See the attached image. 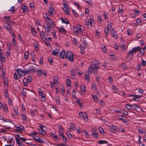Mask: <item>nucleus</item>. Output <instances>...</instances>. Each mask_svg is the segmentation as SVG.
<instances>
[{
	"label": "nucleus",
	"instance_id": "obj_1",
	"mask_svg": "<svg viewBox=\"0 0 146 146\" xmlns=\"http://www.w3.org/2000/svg\"><path fill=\"white\" fill-rule=\"evenodd\" d=\"M73 55V54L72 52L67 51L66 52L65 58H68L70 62H73L74 58Z\"/></svg>",
	"mask_w": 146,
	"mask_h": 146
},
{
	"label": "nucleus",
	"instance_id": "obj_2",
	"mask_svg": "<svg viewBox=\"0 0 146 146\" xmlns=\"http://www.w3.org/2000/svg\"><path fill=\"white\" fill-rule=\"evenodd\" d=\"M140 49V47L139 46L133 48L131 50L129 51L128 52L127 57H129V56H131V57H132L133 55V53H135L138 51Z\"/></svg>",
	"mask_w": 146,
	"mask_h": 146
},
{
	"label": "nucleus",
	"instance_id": "obj_3",
	"mask_svg": "<svg viewBox=\"0 0 146 146\" xmlns=\"http://www.w3.org/2000/svg\"><path fill=\"white\" fill-rule=\"evenodd\" d=\"M109 129L111 132L113 133L114 132L117 131H118L122 132L125 131V130L124 129H122V130L121 131L119 129V128L116 127L113 125H111L109 126Z\"/></svg>",
	"mask_w": 146,
	"mask_h": 146
},
{
	"label": "nucleus",
	"instance_id": "obj_4",
	"mask_svg": "<svg viewBox=\"0 0 146 146\" xmlns=\"http://www.w3.org/2000/svg\"><path fill=\"white\" fill-rule=\"evenodd\" d=\"M40 129H38L39 133L41 135L43 136L46 134L45 129H46V127L42 125H40L39 126Z\"/></svg>",
	"mask_w": 146,
	"mask_h": 146
},
{
	"label": "nucleus",
	"instance_id": "obj_5",
	"mask_svg": "<svg viewBox=\"0 0 146 146\" xmlns=\"http://www.w3.org/2000/svg\"><path fill=\"white\" fill-rule=\"evenodd\" d=\"M24 129L23 126L22 125H19L18 126L16 125L14 127V130L21 132H23V131Z\"/></svg>",
	"mask_w": 146,
	"mask_h": 146
},
{
	"label": "nucleus",
	"instance_id": "obj_6",
	"mask_svg": "<svg viewBox=\"0 0 146 146\" xmlns=\"http://www.w3.org/2000/svg\"><path fill=\"white\" fill-rule=\"evenodd\" d=\"M63 3L64 6V7L63 8V9L66 14L69 15L70 14V13L68 12V7L67 5L66 1H64Z\"/></svg>",
	"mask_w": 146,
	"mask_h": 146
},
{
	"label": "nucleus",
	"instance_id": "obj_7",
	"mask_svg": "<svg viewBox=\"0 0 146 146\" xmlns=\"http://www.w3.org/2000/svg\"><path fill=\"white\" fill-rule=\"evenodd\" d=\"M17 71L18 74L20 77L24 76L25 75V73L24 71L22 70L20 68H18L17 69Z\"/></svg>",
	"mask_w": 146,
	"mask_h": 146
},
{
	"label": "nucleus",
	"instance_id": "obj_8",
	"mask_svg": "<svg viewBox=\"0 0 146 146\" xmlns=\"http://www.w3.org/2000/svg\"><path fill=\"white\" fill-rule=\"evenodd\" d=\"M70 72H71V76L72 79H75L76 78L75 75V72H74V70L73 68L71 69L70 70Z\"/></svg>",
	"mask_w": 146,
	"mask_h": 146
},
{
	"label": "nucleus",
	"instance_id": "obj_9",
	"mask_svg": "<svg viewBox=\"0 0 146 146\" xmlns=\"http://www.w3.org/2000/svg\"><path fill=\"white\" fill-rule=\"evenodd\" d=\"M111 33L112 36L115 39L117 38V34L116 33L114 29H112V30H111Z\"/></svg>",
	"mask_w": 146,
	"mask_h": 146
},
{
	"label": "nucleus",
	"instance_id": "obj_10",
	"mask_svg": "<svg viewBox=\"0 0 146 146\" xmlns=\"http://www.w3.org/2000/svg\"><path fill=\"white\" fill-rule=\"evenodd\" d=\"M80 89L82 92H85L86 91V86L84 84H82L80 86Z\"/></svg>",
	"mask_w": 146,
	"mask_h": 146
},
{
	"label": "nucleus",
	"instance_id": "obj_11",
	"mask_svg": "<svg viewBox=\"0 0 146 146\" xmlns=\"http://www.w3.org/2000/svg\"><path fill=\"white\" fill-rule=\"evenodd\" d=\"M98 63H97V64H95L94 65V71L93 72L94 74L96 73L97 74L98 72V69L99 67L98 66Z\"/></svg>",
	"mask_w": 146,
	"mask_h": 146
},
{
	"label": "nucleus",
	"instance_id": "obj_12",
	"mask_svg": "<svg viewBox=\"0 0 146 146\" xmlns=\"http://www.w3.org/2000/svg\"><path fill=\"white\" fill-rule=\"evenodd\" d=\"M66 53V52H65V50H63L60 52V57L62 58L63 59L64 57H65Z\"/></svg>",
	"mask_w": 146,
	"mask_h": 146
},
{
	"label": "nucleus",
	"instance_id": "obj_13",
	"mask_svg": "<svg viewBox=\"0 0 146 146\" xmlns=\"http://www.w3.org/2000/svg\"><path fill=\"white\" fill-rule=\"evenodd\" d=\"M93 69V65H90L88 68V70L87 71V73L88 74H90L92 73V70Z\"/></svg>",
	"mask_w": 146,
	"mask_h": 146
},
{
	"label": "nucleus",
	"instance_id": "obj_14",
	"mask_svg": "<svg viewBox=\"0 0 146 146\" xmlns=\"http://www.w3.org/2000/svg\"><path fill=\"white\" fill-rule=\"evenodd\" d=\"M3 78L4 79V86L6 87H8L9 84L8 79L7 78H5V77H3Z\"/></svg>",
	"mask_w": 146,
	"mask_h": 146
},
{
	"label": "nucleus",
	"instance_id": "obj_15",
	"mask_svg": "<svg viewBox=\"0 0 146 146\" xmlns=\"http://www.w3.org/2000/svg\"><path fill=\"white\" fill-rule=\"evenodd\" d=\"M86 26L88 27H91L92 24H90V21L88 19L85 20Z\"/></svg>",
	"mask_w": 146,
	"mask_h": 146
},
{
	"label": "nucleus",
	"instance_id": "obj_16",
	"mask_svg": "<svg viewBox=\"0 0 146 146\" xmlns=\"http://www.w3.org/2000/svg\"><path fill=\"white\" fill-rule=\"evenodd\" d=\"M79 48H80V53L82 54H83L84 52L85 48L81 44H80Z\"/></svg>",
	"mask_w": 146,
	"mask_h": 146
},
{
	"label": "nucleus",
	"instance_id": "obj_17",
	"mask_svg": "<svg viewBox=\"0 0 146 146\" xmlns=\"http://www.w3.org/2000/svg\"><path fill=\"white\" fill-rule=\"evenodd\" d=\"M139 107L136 104H133V105H132V109L137 110H139Z\"/></svg>",
	"mask_w": 146,
	"mask_h": 146
},
{
	"label": "nucleus",
	"instance_id": "obj_18",
	"mask_svg": "<svg viewBox=\"0 0 146 146\" xmlns=\"http://www.w3.org/2000/svg\"><path fill=\"white\" fill-rule=\"evenodd\" d=\"M50 8L48 9V11L50 15H52L53 13V11H54V9L52 7V5H50Z\"/></svg>",
	"mask_w": 146,
	"mask_h": 146
},
{
	"label": "nucleus",
	"instance_id": "obj_19",
	"mask_svg": "<svg viewBox=\"0 0 146 146\" xmlns=\"http://www.w3.org/2000/svg\"><path fill=\"white\" fill-rule=\"evenodd\" d=\"M15 139L17 143V144L19 146H22L23 144L22 142L20 141V140L17 137H15Z\"/></svg>",
	"mask_w": 146,
	"mask_h": 146
},
{
	"label": "nucleus",
	"instance_id": "obj_20",
	"mask_svg": "<svg viewBox=\"0 0 146 146\" xmlns=\"http://www.w3.org/2000/svg\"><path fill=\"white\" fill-rule=\"evenodd\" d=\"M33 139L36 142L39 143H42L44 142V141L42 140L39 137L38 138V139H37L35 138H33Z\"/></svg>",
	"mask_w": 146,
	"mask_h": 146
},
{
	"label": "nucleus",
	"instance_id": "obj_21",
	"mask_svg": "<svg viewBox=\"0 0 146 146\" xmlns=\"http://www.w3.org/2000/svg\"><path fill=\"white\" fill-rule=\"evenodd\" d=\"M61 19L62 20V23H65L66 24H68L69 23V21L67 20V19L66 18L62 19V17L61 18Z\"/></svg>",
	"mask_w": 146,
	"mask_h": 146
},
{
	"label": "nucleus",
	"instance_id": "obj_22",
	"mask_svg": "<svg viewBox=\"0 0 146 146\" xmlns=\"http://www.w3.org/2000/svg\"><path fill=\"white\" fill-rule=\"evenodd\" d=\"M98 130L101 134L104 135L105 134L104 130L101 127H100L98 128Z\"/></svg>",
	"mask_w": 146,
	"mask_h": 146
},
{
	"label": "nucleus",
	"instance_id": "obj_23",
	"mask_svg": "<svg viewBox=\"0 0 146 146\" xmlns=\"http://www.w3.org/2000/svg\"><path fill=\"white\" fill-rule=\"evenodd\" d=\"M13 110L15 112L16 115L17 116L19 115V114L18 112V108L17 107H14Z\"/></svg>",
	"mask_w": 146,
	"mask_h": 146
},
{
	"label": "nucleus",
	"instance_id": "obj_24",
	"mask_svg": "<svg viewBox=\"0 0 146 146\" xmlns=\"http://www.w3.org/2000/svg\"><path fill=\"white\" fill-rule=\"evenodd\" d=\"M44 29L46 30V31L47 32H49L50 31V29L47 23H46V25L44 26Z\"/></svg>",
	"mask_w": 146,
	"mask_h": 146
},
{
	"label": "nucleus",
	"instance_id": "obj_25",
	"mask_svg": "<svg viewBox=\"0 0 146 146\" xmlns=\"http://www.w3.org/2000/svg\"><path fill=\"white\" fill-rule=\"evenodd\" d=\"M75 129V127L73 123H70V127L69 128V130L71 131H72L74 130Z\"/></svg>",
	"mask_w": 146,
	"mask_h": 146
},
{
	"label": "nucleus",
	"instance_id": "obj_26",
	"mask_svg": "<svg viewBox=\"0 0 146 146\" xmlns=\"http://www.w3.org/2000/svg\"><path fill=\"white\" fill-rule=\"evenodd\" d=\"M59 52V50L58 49H55V50L52 52V54L53 55L56 56Z\"/></svg>",
	"mask_w": 146,
	"mask_h": 146
},
{
	"label": "nucleus",
	"instance_id": "obj_27",
	"mask_svg": "<svg viewBox=\"0 0 146 146\" xmlns=\"http://www.w3.org/2000/svg\"><path fill=\"white\" fill-rule=\"evenodd\" d=\"M82 118L86 121H87L88 120L87 115L86 113L85 112H84V115Z\"/></svg>",
	"mask_w": 146,
	"mask_h": 146
},
{
	"label": "nucleus",
	"instance_id": "obj_28",
	"mask_svg": "<svg viewBox=\"0 0 146 146\" xmlns=\"http://www.w3.org/2000/svg\"><path fill=\"white\" fill-rule=\"evenodd\" d=\"M29 70H30L31 72V71H32L33 72H35L36 71L35 67L33 66H31L30 67Z\"/></svg>",
	"mask_w": 146,
	"mask_h": 146
},
{
	"label": "nucleus",
	"instance_id": "obj_29",
	"mask_svg": "<svg viewBox=\"0 0 146 146\" xmlns=\"http://www.w3.org/2000/svg\"><path fill=\"white\" fill-rule=\"evenodd\" d=\"M3 19L4 21L8 22V20H9L10 19V17L9 16H5L4 17Z\"/></svg>",
	"mask_w": 146,
	"mask_h": 146
},
{
	"label": "nucleus",
	"instance_id": "obj_30",
	"mask_svg": "<svg viewBox=\"0 0 146 146\" xmlns=\"http://www.w3.org/2000/svg\"><path fill=\"white\" fill-rule=\"evenodd\" d=\"M98 143L100 144H107L108 143V141L104 140H101L98 141Z\"/></svg>",
	"mask_w": 146,
	"mask_h": 146
},
{
	"label": "nucleus",
	"instance_id": "obj_31",
	"mask_svg": "<svg viewBox=\"0 0 146 146\" xmlns=\"http://www.w3.org/2000/svg\"><path fill=\"white\" fill-rule=\"evenodd\" d=\"M104 33L106 34V36H107L109 35V32L108 30V28H105L104 30Z\"/></svg>",
	"mask_w": 146,
	"mask_h": 146
},
{
	"label": "nucleus",
	"instance_id": "obj_32",
	"mask_svg": "<svg viewBox=\"0 0 146 146\" xmlns=\"http://www.w3.org/2000/svg\"><path fill=\"white\" fill-rule=\"evenodd\" d=\"M3 107L4 111H5L6 113L8 112V109L7 108V105L6 104H4Z\"/></svg>",
	"mask_w": 146,
	"mask_h": 146
},
{
	"label": "nucleus",
	"instance_id": "obj_33",
	"mask_svg": "<svg viewBox=\"0 0 146 146\" xmlns=\"http://www.w3.org/2000/svg\"><path fill=\"white\" fill-rule=\"evenodd\" d=\"M49 22H48V23L49 25L52 28H54L55 26V25L53 24V21H52L49 20Z\"/></svg>",
	"mask_w": 146,
	"mask_h": 146
},
{
	"label": "nucleus",
	"instance_id": "obj_34",
	"mask_svg": "<svg viewBox=\"0 0 146 146\" xmlns=\"http://www.w3.org/2000/svg\"><path fill=\"white\" fill-rule=\"evenodd\" d=\"M141 96H142L141 95H134V100L135 101H137V100H136V99H138L139 98H140Z\"/></svg>",
	"mask_w": 146,
	"mask_h": 146
},
{
	"label": "nucleus",
	"instance_id": "obj_35",
	"mask_svg": "<svg viewBox=\"0 0 146 146\" xmlns=\"http://www.w3.org/2000/svg\"><path fill=\"white\" fill-rule=\"evenodd\" d=\"M56 102L58 105L60 104V100L59 97L58 96H56L55 98Z\"/></svg>",
	"mask_w": 146,
	"mask_h": 146
},
{
	"label": "nucleus",
	"instance_id": "obj_36",
	"mask_svg": "<svg viewBox=\"0 0 146 146\" xmlns=\"http://www.w3.org/2000/svg\"><path fill=\"white\" fill-rule=\"evenodd\" d=\"M146 48V45H145V47L144 48H140V49L139 50L141 54H143L144 53V49Z\"/></svg>",
	"mask_w": 146,
	"mask_h": 146
},
{
	"label": "nucleus",
	"instance_id": "obj_37",
	"mask_svg": "<svg viewBox=\"0 0 146 146\" xmlns=\"http://www.w3.org/2000/svg\"><path fill=\"white\" fill-rule=\"evenodd\" d=\"M82 27V26L79 24H78L77 25L78 29V31H80V32H82V30L81 29Z\"/></svg>",
	"mask_w": 146,
	"mask_h": 146
},
{
	"label": "nucleus",
	"instance_id": "obj_38",
	"mask_svg": "<svg viewBox=\"0 0 146 146\" xmlns=\"http://www.w3.org/2000/svg\"><path fill=\"white\" fill-rule=\"evenodd\" d=\"M123 117H124V116L122 115H118L117 116L118 119L121 120H123Z\"/></svg>",
	"mask_w": 146,
	"mask_h": 146
},
{
	"label": "nucleus",
	"instance_id": "obj_39",
	"mask_svg": "<svg viewBox=\"0 0 146 146\" xmlns=\"http://www.w3.org/2000/svg\"><path fill=\"white\" fill-rule=\"evenodd\" d=\"M58 30L60 32H61L62 33L64 34L66 33V31L64 29L61 28L60 29H59Z\"/></svg>",
	"mask_w": 146,
	"mask_h": 146
},
{
	"label": "nucleus",
	"instance_id": "obj_40",
	"mask_svg": "<svg viewBox=\"0 0 146 146\" xmlns=\"http://www.w3.org/2000/svg\"><path fill=\"white\" fill-rule=\"evenodd\" d=\"M67 81L66 82L67 85L69 87H70L71 85V81L69 79H67Z\"/></svg>",
	"mask_w": 146,
	"mask_h": 146
},
{
	"label": "nucleus",
	"instance_id": "obj_41",
	"mask_svg": "<svg viewBox=\"0 0 146 146\" xmlns=\"http://www.w3.org/2000/svg\"><path fill=\"white\" fill-rule=\"evenodd\" d=\"M93 98L94 100L96 102H98V98L96 95H93Z\"/></svg>",
	"mask_w": 146,
	"mask_h": 146
},
{
	"label": "nucleus",
	"instance_id": "obj_42",
	"mask_svg": "<svg viewBox=\"0 0 146 146\" xmlns=\"http://www.w3.org/2000/svg\"><path fill=\"white\" fill-rule=\"evenodd\" d=\"M126 108L128 110H130L132 108V105L126 104Z\"/></svg>",
	"mask_w": 146,
	"mask_h": 146
},
{
	"label": "nucleus",
	"instance_id": "obj_43",
	"mask_svg": "<svg viewBox=\"0 0 146 146\" xmlns=\"http://www.w3.org/2000/svg\"><path fill=\"white\" fill-rule=\"evenodd\" d=\"M92 136L96 138L98 137V136L97 133L94 132L92 133Z\"/></svg>",
	"mask_w": 146,
	"mask_h": 146
},
{
	"label": "nucleus",
	"instance_id": "obj_44",
	"mask_svg": "<svg viewBox=\"0 0 146 146\" xmlns=\"http://www.w3.org/2000/svg\"><path fill=\"white\" fill-rule=\"evenodd\" d=\"M50 134L52 137L56 138L57 140L58 139L57 135H55L54 133H50Z\"/></svg>",
	"mask_w": 146,
	"mask_h": 146
},
{
	"label": "nucleus",
	"instance_id": "obj_45",
	"mask_svg": "<svg viewBox=\"0 0 146 146\" xmlns=\"http://www.w3.org/2000/svg\"><path fill=\"white\" fill-rule=\"evenodd\" d=\"M73 42L75 45H76L78 44L77 40L76 38H74Z\"/></svg>",
	"mask_w": 146,
	"mask_h": 146
},
{
	"label": "nucleus",
	"instance_id": "obj_46",
	"mask_svg": "<svg viewBox=\"0 0 146 146\" xmlns=\"http://www.w3.org/2000/svg\"><path fill=\"white\" fill-rule=\"evenodd\" d=\"M11 43L10 42H7V46L8 49H11L12 47L11 46Z\"/></svg>",
	"mask_w": 146,
	"mask_h": 146
},
{
	"label": "nucleus",
	"instance_id": "obj_47",
	"mask_svg": "<svg viewBox=\"0 0 146 146\" xmlns=\"http://www.w3.org/2000/svg\"><path fill=\"white\" fill-rule=\"evenodd\" d=\"M14 77L15 78V79L16 80H17L19 79L20 78V76H19V75H18L16 73H15L14 74Z\"/></svg>",
	"mask_w": 146,
	"mask_h": 146
},
{
	"label": "nucleus",
	"instance_id": "obj_48",
	"mask_svg": "<svg viewBox=\"0 0 146 146\" xmlns=\"http://www.w3.org/2000/svg\"><path fill=\"white\" fill-rule=\"evenodd\" d=\"M86 1L87 4L90 5V6L92 5L93 3L91 0H89Z\"/></svg>",
	"mask_w": 146,
	"mask_h": 146
},
{
	"label": "nucleus",
	"instance_id": "obj_49",
	"mask_svg": "<svg viewBox=\"0 0 146 146\" xmlns=\"http://www.w3.org/2000/svg\"><path fill=\"white\" fill-rule=\"evenodd\" d=\"M29 55V53L28 52H26L24 53L25 58L26 60L27 59Z\"/></svg>",
	"mask_w": 146,
	"mask_h": 146
},
{
	"label": "nucleus",
	"instance_id": "obj_50",
	"mask_svg": "<svg viewBox=\"0 0 146 146\" xmlns=\"http://www.w3.org/2000/svg\"><path fill=\"white\" fill-rule=\"evenodd\" d=\"M7 25L5 24L4 23L3 24V27L6 29L7 31H10V29L7 26Z\"/></svg>",
	"mask_w": 146,
	"mask_h": 146
},
{
	"label": "nucleus",
	"instance_id": "obj_51",
	"mask_svg": "<svg viewBox=\"0 0 146 146\" xmlns=\"http://www.w3.org/2000/svg\"><path fill=\"white\" fill-rule=\"evenodd\" d=\"M10 29L9 33L11 34L12 36H14V34L12 30V28L11 27H10Z\"/></svg>",
	"mask_w": 146,
	"mask_h": 146
},
{
	"label": "nucleus",
	"instance_id": "obj_52",
	"mask_svg": "<svg viewBox=\"0 0 146 146\" xmlns=\"http://www.w3.org/2000/svg\"><path fill=\"white\" fill-rule=\"evenodd\" d=\"M121 113H123L124 115H127L128 114L127 112L124 109L121 110Z\"/></svg>",
	"mask_w": 146,
	"mask_h": 146
},
{
	"label": "nucleus",
	"instance_id": "obj_53",
	"mask_svg": "<svg viewBox=\"0 0 146 146\" xmlns=\"http://www.w3.org/2000/svg\"><path fill=\"white\" fill-rule=\"evenodd\" d=\"M8 103L9 105H12V100L11 98H8Z\"/></svg>",
	"mask_w": 146,
	"mask_h": 146
},
{
	"label": "nucleus",
	"instance_id": "obj_54",
	"mask_svg": "<svg viewBox=\"0 0 146 146\" xmlns=\"http://www.w3.org/2000/svg\"><path fill=\"white\" fill-rule=\"evenodd\" d=\"M58 129H59V131L63 132V129L62 126L60 125H59L58 126Z\"/></svg>",
	"mask_w": 146,
	"mask_h": 146
},
{
	"label": "nucleus",
	"instance_id": "obj_55",
	"mask_svg": "<svg viewBox=\"0 0 146 146\" xmlns=\"http://www.w3.org/2000/svg\"><path fill=\"white\" fill-rule=\"evenodd\" d=\"M18 38L19 39V40L21 42H22L23 41V40L22 38V37L21 36V35H19L18 36Z\"/></svg>",
	"mask_w": 146,
	"mask_h": 146
},
{
	"label": "nucleus",
	"instance_id": "obj_56",
	"mask_svg": "<svg viewBox=\"0 0 146 146\" xmlns=\"http://www.w3.org/2000/svg\"><path fill=\"white\" fill-rule=\"evenodd\" d=\"M0 59H1V61H3L4 62H5V57L2 56V55L0 56Z\"/></svg>",
	"mask_w": 146,
	"mask_h": 146
},
{
	"label": "nucleus",
	"instance_id": "obj_57",
	"mask_svg": "<svg viewBox=\"0 0 146 146\" xmlns=\"http://www.w3.org/2000/svg\"><path fill=\"white\" fill-rule=\"evenodd\" d=\"M15 6H12L9 10L11 12H14L15 11Z\"/></svg>",
	"mask_w": 146,
	"mask_h": 146
},
{
	"label": "nucleus",
	"instance_id": "obj_58",
	"mask_svg": "<svg viewBox=\"0 0 146 146\" xmlns=\"http://www.w3.org/2000/svg\"><path fill=\"white\" fill-rule=\"evenodd\" d=\"M38 76H41L42 74V71L41 70H37Z\"/></svg>",
	"mask_w": 146,
	"mask_h": 146
},
{
	"label": "nucleus",
	"instance_id": "obj_59",
	"mask_svg": "<svg viewBox=\"0 0 146 146\" xmlns=\"http://www.w3.org/2000/svg\"><path fill=\"white\" fill-rule=\"evenodd\" d=\"M118 13L120 14L122 13H123V10L122 8H121L120 7H119Z\"/></svg>",
	"mask_w": 146,
	"mask_h": 146
},
{
	"label": "nucleus",
	"instance_id": "obj_60",
	"mask_svg": "<svg viewBox=\"0 0 146 146\" xmlns=\"http://www.w3.org/2000/svg\"><path fill=\"white\" fill-rule=\"evenodd\" d=\"M62 139L64 141H65L67 140V138L65 136L62 135Z\"/></svg>",
	"mask_w": 146,
	"mask_h": 146
},
{
	"label": "nucleus",
	"instance_id": "obj_61",
	"mask_svg": "<svg viewBox=\"0 0 146 146\" xmlns=\"http://www.w3.org/2000/svg\"><path fill=\"white\" fill-rule=\"evenodd\" d=\"M22 116V119L24 120H27V117L25 115H21Z\"/></svg>",
	"mask_w": 146,
	"mask_h": 146
},
{
	"label": "nucleus",
	"instance_id": "obj_62",
	"mask_svg": "<svg viewBox=\"0 0 146 146\" xmlns=\"http://www.w3.org/2000/svg\"><path fill=\"white\" fill-rule=\"evenodd\" d=\"M85 78L86 80L88 81L90 79V76H89V74H85Z\"/></svg>",
	"mask_w": 146,
	"mask_h": 146
},
{
	"label": "nucleus",
	"instance_id": "obj_63",
	"mask_svg": "<svg viewBox=\"0 0 146 146\" xmlns=\"http://www.w3.org/2000/svg\"><path fill=\"white\" fill-rule=\"evenodd\" d=\"M48 61L49 62L52 63L53 61L52 58H49L48 59Z\"/></svg>",
	"mask_w": 146,
	"mask_h": 146
},
{
	"label": "nucleus",
	"instance_id": "obj_64",
	"mask_svg": "<svg viewBox=\"0 0 146 146\" xmlns=\"http://www.w3.org/2000/svg\"><path fill=\"white\" fill-rule=\"evenodd\" d=\"M84 115V113H83L82 112H80L79 113V115L81 118H82Z\"/></svg>",
	"mask_w": 146,
	"mask_h": 146
}]
</instances>
